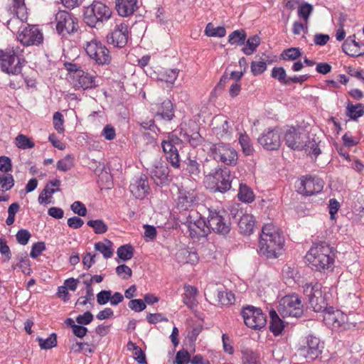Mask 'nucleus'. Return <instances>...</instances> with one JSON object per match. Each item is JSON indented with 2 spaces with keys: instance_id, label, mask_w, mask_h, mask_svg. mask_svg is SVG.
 Instances as JSON below:
<instances>
[{
  "instance_id": "f257e3e1",
  "label": "nucleus",
  "mask_w": 364,
  "mask_h": 364,
  "mask_svg": "<svg viewBox=\"0 0 364 364\" xmlns=\"http://www.w3.org/2000/svg\"><path fill=\"white\" fill-rule=\"evenodd\" d=\"M284 237L280 230L272 223L264 224L259 239V253L267 258H277L283 250Z\"/></svg>"
},
{
  "instance_id": "f03ea898",
  "label": "nucleus",
  "mask_w": 364,
  "mask_h": 364,
  "mask_svg": "<svg viewBox=\"0 0 364 364\" xmlns=\"http://www.w3.org/2000/svg\"><path fill=\"white\" fill-rule=\"evenodd\" d=\"M305 258L309 267L313 270L325 272L333 269L335 254L332 247L326 242L314 244Z\"/></svg>"
},
{
  "instance_id": "7ed1b4c3",
  "label": "nucleus",
  "mask_w": 364,
  "mask_h": 364,
  "mask_svg": "<svg viewBox=\"0 0 364 364\" xmlns=\"http://www.w3.org/2000/svg\"><path fill=\"white\" fill-rule=\"evenodd\" d=\"M112 10L101 1H93L88 6L84 7L83 21L91 28H99L112 16Z\"/></svg>"
},
{
  "instance_id": "20e7f679",
  "label": "nucleus",
  "mask_w": 364,
  "mask_h": 364,
  "mask_svg": "<svg viewBox=\"0 0 364 364\" xmlns=\"http://www.w3.org/2000/svg\"><path fill=\"white\" fill-rule=\"evenodd\" d=\"M23 48L20 46H9L5 50L0 49V67L1 70L12 75L21 73Z\"/></svg>"
},
{
  "instance_id": "39448f33",
  "label": "nucleus",
  "mask_w": 364,
  "mask_h": 364,
  "mask_svg": "<svg viewBox=\"0 0 364 364\" xmlns=\"http://www.w3.org/2000/svg\"><path fill=\"white\" fill-rule=\"evenodd\" d=\"M203 206H199L198 211H193L191 213V215L188 214L187 216H183L179 222L187 226L188 232L191 238L205 237L210 234L207 217H205L200 213V211L205 210Z\"/></svg>"
},
{
  "instance_id": "423d86ee",
  "label": "nucleus",
  "mask_w": 364,
  "mask_h": 364,
  "mask_svg": "<svg viewBox=\"0 0 364 364\" xmlns=\"http://www.w3.org/2000/svg\"><path fill=\"white\" fill-rule=\"evenodd\" d=\"M232 178L230 170L220 165L205 176L208 186L214 193H224L229 191L231 188Z\"/></svg>"
},
{
  "instance_id": "0eeeda50",
  "label": "nucleus",
  "mask_w": 364,
  "mask_h": 364,
  "mask_svg": "<svg viewBox=\"0 0 364 364\" xmlns=\"http://www.w3.org/2000/svg\"><path fill=\"white\" fill-rule=\"evenodd\" d=\"M207 212L208 225L210 233L226 237L231 230V223L227 212L223 209L203 206Z\"/></svg>"
},
{
  "instance_id": "6e6552de",
  "label": "nucleus",
  "mask_w": 364,
  "mask_h": 364,
  "mask_svg": "<svg viewBox=\"0 0 364 364\" xmlns=\"http://www.w3.org/2000/svg\"><path fill=\"white\" fill-rule=\"evenodd\" d=\"M199 198L195 190L178 188V196L176 200V210L178 212L177 220H181L183 216L191 215V212L198 211L195 207L198 205Z\"/></svg>"
},
{
  "instance_id": "1a4fd4ad",
  "label": "nucleus",
  "mask_w": 364,
  "mask_h": 364,
  "mask_svg": "<svg viewBox=\"0 0 364 364\" xmlns=\"http://www.w3.org/2000/svg\"><path fill=\"white\" fill-rule=\"evenodd\" d=\"M83 48L90 59L99 65H107L112 62L108 48L100 41L93 38L83 44Z\"/></svg>"
},
{
  "instance_id": "9d476101",
  "label": "nucleus",
  "mask_w": 364,
  "mask_h": 364,
  "mask_svg": "<svg viewBox=\"0 0 364 364\" xmlns=\"http://www.w3.org/2000/svg\"><path fill=\"white\" fill-rule=\"evenodd\" d=\"M321 289L322 285L318 282L306 283L303 286V293L308 300L309 307L315 312H322L326 308V300Z\"/></svg>"
},
{
  "instance_id": "9b49d317",
  "label": "nucleus",
  "mask_w": 364,
  "mask_h": 364,
  "mask_svg": "<svg viewBox=\"0 0 364 364\" xmlns=\"http://www.w3.org/2000/svg\"><path fill=\"white\" fill-rule=\"evenodd\" d=\"M176 130L168 133L165 139L161 141V147L166 160L174 168H179L181 160L178 149H181V140L177 137Z\"/></svg>"
},
{
  "instance_id": "f8f14e48",
  "label": "nucleus",
  "mask_w": 364,
  "mask_h": 364,
  "mask_svg": "<svg viewBox=\"0 0 364 364\" xmlns=\"http://www.w3.org/2000/svg\"><path fill=\"white\" fill-rule=\"evenodd\" d=\"M210 157L227 166H233L237 163V151L230 145L224 143L212 144L208 152Z\"/></svg>"
},
{
  "instance_id": "ddd939ff",
  "label": "nucleus",
  "mask_w": 364,
  "mask_h": 364,
  "mask_svg": "<svg viewBox=\"0 0 364 364\" xmlns=\"http://www.w3.org/2000/svg\"><path fill=\"white\" fill-rule=\"evenodd\" d=\"M55 29L62 37L75 33L78 29V20L65 11H59L55 15Z\"/></svg>"
},
{
  "instance_id": "4468645a",
  "label": "nucleus",
  "mask_w": 364,
  "mask_h": 364,
  "mask_svg": "<svg viewBox=\"0 0 364 364\" xmlns=\"http://www.w3.org/2000/svg\"><path fill=\"white\" fill-rule=\"evenodd\" d=\"M17 39L23 46H39L43 43V34L38 26L28 24L20 28Z\"/></svg>"
},
{
  "instance_id": "2eb2a0df",
  "label": "nucleus",
  "mask_w": 364,
  "mask_h": 364,
  "mask_svg": "<svg viewBox=\"0 0 364 364\" xmlns=\"http://www.w3.org/2000/svg\"><path fill=\"white\" fill-rule=\"evenodd\" d=\"M278 311L283 316L299 317L304 311L301 300L297 294L287 295L281 299Z\"/></svg>"
},
{
  "instance_id": "dca6fc26",
  "label": "nucleus",
  "mask_w": 364,
  "mask_h": 364,
  "mask_svg": "<svg viewBox=\"0 0 364 364\" xmlns=\"http://www.w3.org/2000/svg\"><path fill=\"white\" fill-rule=\"evenodd\" d=\"M241 315L245 324L250 328L260 330L266 325V316L259 308L247 306L242 308Z\"/></svg>"
},
{
  "instance_id": "f3484780",
  "label": "nucleus",
  "mask_w": 364,
  "mask_h": 364,
  "mask_svg": "<svg viewBox=\"0 0 364 364\" xmlns=\"http://www.w3.org/2000/svg\"><path fill=\"white\" fill-rule=\"evenodd\" d=\"M323 348L324 343L318 337L314 334H309L306 336L304 343L299 350L300 354L307 360H314L321 355Z\"/></svg>"
},
{
  "instance_id": "a211bd4d",
  "label": "nucleus",
  "mask_w": 364,
  "mask_h": 364,
  "mask_svg": "<svg viewBox=\"0 0 364 364\" xmlns=\"http://www.w3.org/2000/svg\"><path fill=\"white\" fill-rule=\"evenodd\" d=\"M324 181L317 176H303L300 178L298 193L305 196L316 195L322 191Z\"/></svg>"
},
{
  "instance_id": "6ab92c4d",
  "label": "nucleus",
  "mask_w": 364,
  "mask_h": 364,
  "mask_svg": "<svg viewBox=\"0 0 364 364\" xmlns=\"http://www.w3.org/2000/svg\"><path fill=\"white\" fill-rule=\"evenodd\" d=\"M129 30L127 24L120 23L107 36V42L117 48H124L128 42Z\"/></svg>"
},
{
  "instance_id": "aec40b11",
  "label": "nucleus",
  "mask_w": 364,
  "mask_h": 364,
  "mask_svg": "<svg viewBox=\"0 0 364 364\" xmlns=\"http://www.w3.org/2000/svg\"><path fill=\"white\" fill-rule=\"evenodd\" d=\"M257 141L264 149L269 151L277 150L281 144L279 131L272 128L265 129L258 137Z\"/></svg>"
},
{
  "instance_id": "412c9836",
  "label": "nucleus",
  "mask_w": 364,
  "mask_h": 364,
  "mask_svg": "<svg viewBox=\"0 0 364 364\" xmlns=\"http://www.w3.org/2000/svg\"><path fill=\"white\" fill-rule=\"evenodd\" d=\"M132 195L137 199L145 198L150 192L148 177L145 174L135 176L129 186Z\"/></svg>"
},
{
  "instance_id": "4be33fe9",
  "label": "nucleus",
  "mask_w": 364,
  "mask_h": 364,
  "mask_svg": "<svg viewBox=\"0 0 364 364\" xmlns=\"http://www.w3.org/2000/svg\"><path fill=\"white\" fill-rule=\"evenodd\" d=\"M177 137L181 140L182 146L183 144H188L191 146L196 148L201 145L204 141L198 131H194L183 127H180Z\"/></svg>"
},
{
  "instance_id": "5701e85b",
  "label": "nucleus",
  "mask_w": 364,
  "mask_h": 364,
  "mask_svg": "<svg viewBox=\"0 0 364 364\" xmlns=\"http://www.w3.org/2000/svg\"><path fill=\"white\" fill-rule=\"evenodd\" d=\"M150 176L154 183L161 187L168 185L171 181L169 168L165 163H159L155 165L150 171Z\"/></svg>"
},
{
  "instance_id": "b1692460",
  "label": "nucleus",
  "mask_w": 364,
  "mask_h": 364,
  "mask_svg": "<svg viewBox=\"0 0 364 364\" xmlns=\"http://www.w3.org/2000/svg\"><path fill=\"white\" fill-rule=\"evenodd\" d=\"M72 83L75 90L93 89L97 87L95 75L82 70L77 75L72 77Z\"/></svg>"
},
{
  "instance_id": "393cba45",
  "label": "nucleus",
  "mask_w": 364,
  "mask_h": 364,
  "mask_svg": "<svg viewBox=\"0 0 364 364\" xmlns=\"http://www.w3.org/2000/svg\"><path fill=\"white\" fill-rule=\"evenodd\" d=\"M304 138H306V135L301 136L294 127L289 129L284 135L287 146L294 150H303L306 146Z\"/></svg>"
},
{
  "instance_id": "a878e982",
  "label": "nucleus",
  "mask_w": 364,
  "mask_h": 364,
  "mask_svg": "<svg viewBox=\"0 0 364 364\" xmlns=\"http://www.w3.org/2000/svg\"><path fill=\"white\" fill-rule=\"evenodd\" d=\"M115 8L119 16H130L139 9L138 0H116Z\"/></svg>"
},
{
  "instance_id": "bb28decb",
  "label": "nucleus",
  "mask_w": 364,
  "mask_h": 364,
  "mask_svg": "<svg viewBox=\"0 0 364 364\" xmlns=\"http://www.w3.org/2000/svg\"><path fill=\"white\" fill-rule=\"evenodd\" d=\"M185 292L182 295L183 303L190 309H193L197 306V296L198 291L196 287L188 284L183 287Z\"/></svg>"
},
{
  "instance_id": "cd10ccee",
  "label": "nucleus",
  "mask_w": 364,
  "mask_h": 364,
  "mask_svg": "<svg viewBox=\"0 0 364 364\" xmlns=\"http://www.w3.org/2000/svg\"><path fill=\"white\" fill-rule=\"evenodd\" d=\"M201 160L198 159L196 156H188L185 161L184 164L186 165V171L189 176L196 180L200 178L201 173Z\"/></svg>"
},
{
  "instance_id": "c85d7f7f",
  "label": "nucleus",
  "mask_w": 364,
  "mask_h": 364,
  "mask_svg": "<svg viewBox=\"0 0 364 364\" xmlns=\"http://www.w3.org/2000/svg\"><path fill=\"white\" fill-rule=\"evenodd\" d=\"M157 111L156 117H160L166 121H171L174 117L173 106L171 100H165L161 103L156 105Z\"/></svg>"
},
{
  "instance_id": "c756f323",
  "label": "nucleus",
  "mask_w": 364,
  "mask_h": 364,
  "mask_svg": "<svg viewBox=\"0 0 364 364\" xmlns=\"http://www.w3.org/2000/svg\"><path fill=\"white\" fill-rule=\"evenodd\" d=\"M360 43L355 41V36H350L342 45L343 51L348 55L358 57L364 53V51L359 50Z\"/></svg>"
},
{
  "instance_id": "7c9ffc66",
  "label": "nucleus",
  "mask_w": 364,
  "mask_h": 364,
  "mask_svg": "<svg viewBox=\"0 0 364 364\" xmlns=\"http://www.w3.org/2000/svg\"><path fill=\"white\" fill-rule=\"evenodd\" d=\"M269 331L275 336L282 334L285 326L284 322L274 309L269 311Z\"/></svg>"
},
{
  "instance_id": "2f4dec72",
  "label": "nucleus",
  "mask_w": 364,
  "mask_h": 364,
  "mask_svg": "<svg viewBox=\"0 0 364 364\" xmlns=\"http://www.w3.org/2000/svg\"><path fill=\"white\" fill-rule=\"evenodd\" d=\"M237 223L240 233L244 235L252 234L255 225L253 215L250 214L241 215V218L239 219Z\"/></svg>"
},
{
  "instance_id": "473e14b6",
  "label": "nucleus",
  "mask_w": 364,
  "mask_h": 364,
  "mask_svg": "<svg viewBox=\"0 0 364 364\" xmlns=\"http://www.w3.org/2000/svg\"><path fill=\"white\" fill-rule=\"evenodd\" d=\"M346 315L340 310H336L335 313L326 314L324 316L326 323L332 326L334 328L342 327L346 323Z\"/></svg>"
},
{
  "instance_id": "72a5a7b5",
  "label": "nucleus",
  "mask_w": 364,
  "mask_h": 364,
  "mask_svg": "<svg viewBox=\"0 0 364 364\" xmlns=\"http://www.w3.org/2000/svg\"><path fill=\"white\" fill-rule=\"evenodd\" d=\"M237 198L242 203H250L255 200V196L250 187L245 183H240Z\"/></svg>"
},
{
  "instance_id": "f704fd0d",
  "label": "nucleus",
  "mask_w": 364,
  "mask_h": 364,
  "mask_svg": "<svg viewBox=\"0 0 364 364\" xmlns=\"http://www.w3.org/2000/svg\"><path fill=\"white\" fill-rule=\"evenodd\" d=\"M95 249L100 252L105 259L111 258L113 256V243L108 239H105L104 242H96Z\"/></svg>"
},
{
  "instance_id": "c9c22d12",
  "label": "nucleus",
  "mask_w": 364,
  "mask_h": 364,
  "mask_svg": "<svg viewBox=\"0 0 364 364\" xmlns=\"http://www.w3.org/2000/svg\"><path fill=\"white\" fill-rule=\"evenodd\" d=\"M261 42L260 38L258 35H254L249 37L246 41V46L242 48V51L246 55L253 54Z\"/></svg>"
},
{
  "instance_id": "e433bc0d",
  "label": "nucleus",
  "mask_w": 364,
  "mask_h": 364,
  "mask_svg": "<svg viewBox=\"0 0 364 364\" xmlns=\"http://www.w3.org/2000/svg\"><path fill=\"white\" fill-rule=\"evenodd\" d=\"M75 166V156L72 154H67L60 159L56 164V168L63 172L71 170Z\"/></svg>"
},
{
  "instance_id": "4c0bfd02",
  "label": "nucleus",
  "mask_w": 364,
  "mask_h": 364,
  "mask_svg": "<svg viewBox=\"0 0 364 364\" xmlns=\"http://www.w3.org/2000/svg\"><path fill=\"white\" fill-rule=\"evenodd\" d=\"M238 140L244 155L252 156L255 149L250 136L246 133L240 134Z\"/></svg>"
},
{
  "instance_id": "58836bf2",
  "label": "nucleus",
  "mask_w": 364,
  "mask_h": 364,
  "mask_svg": "<svg viewBox=\"0 0 364 364\" xmlns=\"http://www.w3.org/2000/svg\"><path fill=\"white\" fill-rule=\"evenodd\" d=\"M247 33L243 29L236 30L232 32L228 36V42L231 45H244Z\"/></svg>"
},
{
  "instance_id": "ea45409f",
  "label": "nucleus",
  "mask_w": 364,
  "mask_h": 364,
  "mask_svg": "<svg viewBox=\"0 0 364 364\" xmlns=\"http://www.w3.org/2000/svg\"><path fill=\"white\" fill-rule=\"evenodd\" d=\"M205 35L208 37L223 38L226 35V30L223 26L214 27L212 23H208L205 28Z\"/></svg>"
},
{
  "instance_id": "a19ab883",
  "label": "nucleus",
  "mask_w": 364,
  "mask_h": 364,
  "mask_svg": "<svg viewBox=\"0 0 364 364\" xmlns=\"http://www.w3.org/2000/svg\"><path fill=\"white\" fill-rule=\"evenodd\" d=\"M87 225L97 235L104 234L108 230L107 225L101 219L90 220L87 222Z\"/></svg>"
},
{
  "instance_id": "79ce46f5",
  "label": "nucleus",
  "mask_w": 364,
  "mask_h": 364,
  "mask_svg": "<svg viewBox=\"0 0 364 364\" xmlns=\"http://www.w3.org/2000/svg\"><path fill=\"white\" fill-rule=\"evenodd\" d=\"M217 298L218 302L223 306H228L232 304L235 301V294L227 290L225 291H218L217 292Z\"/></svg>"
},
{
  "instance_id": "37998d69",
  "label": "nucleus",
  "mask_w": 364,
  "mask_h": 364,
  "mask_svg": "<svg viewBox=\"0 0 364 364\" xmlns=\"http://www.w3.org/2000/svg\"><path fill=\"white\" fill-rule=\"evenodd\" d=\"M41 349L48 350L57 346V336L55 333H51L47 338L43 339L41 337L36 338Z\"/></svg>"
},
{
  "instance_id": "c03bdc74",
  "label": "nucleus",
  "mask_w": 364,
  "mask_h": 364,
  "mask_svg": "<svg viewBox=\"0 0 364 364\" xmlns=\"http://www.w3.org/2000/svg\"><path fill=\"white\" fill-rule=\"evenodd\" d=\"M117 256L123 261L131 259L134 256V248L130 244L120 246L117 251Z\"/></svg>"
},
{
  "instance_id": "a18cd8bd",
  "label": "nucleus",
  "mask_w": 364,
  "mask_h": 364,
  "mask_svg": "<svg viewBox=\"0 0 364 364\" xmlns=\"http://www.w3.org/2000/svg\"><path fill=\"white\" fill-rule=\"evenodd\" d=\"M271 77L277 80L282 85H288V78L283 67H274L272 70Z\"/></svg>"
},
{
  "instance_id": "49530a36",
  "label": "nucleus",
  "mask_w": 364,
  "mask_h": 364,
  "mask_svg": "<svg viewBox=\"0 0 364 364\" xmlns=\"http://www.w3.org/2000/svg\"><path fill=\"white\" fill-rule=\"evenodd\" d=\"M179 70L177 68L166 69L160 73V79L167 83L173 84L177 79Z\"/></svg>"
},
{
  "instance_id": "de8ad7c7",
  "label": "nucleus",
  "mask_w": 364,
  "mask_h": 364,
  "mask_svg": "<svg viewBox=\"0 0 364 364\" xmlns=\"http://www.w3.org/2000/svg\"><path fill=\"white\" fill-rule=\"evenodd\" d=\"M347 113L350 119L356 120L364 114L363 105L360 103L356 105H348L347 106Z\"/></svg>"
},
{
  "instance_id": "09e8293b",
  "label": "nucleus",
  "mask_w": 364,
  "mask_h": 364,
  "mask_svg": "<svg viewBox=\"0 0 364 364\" xmlns=\"http://www.w3.org/2000/svg\"><path fill=\"white\" fill-rule=\"evenodd\" d=\"M301 55L299 48H289L283 50L281 54V58L284 60H295Z\"/></svg>"
},
{
  "instance_id": "8fccbe9b",
  "label": "nucleus",
  "mask_w": 364,
  "mask_h": 364,
  "mask_svg": "<svg viewBox=\"0 0 364 364\" xmlns=\"http://www.w3.org/2000/svg\"><path fill=\"white\" fill-rule=\"evenodd\" d=\"M14 186V179L11 174H0V190L9 191Z\"/></svg>"
},
{
  "instance_id": "3c124183",
  "label": "nucleus",
  "mask_w": 364,
  "mask_h": 364,
  "mask_svg": "<svg viewBox=\"0 0 364 364\" xmlns=\"http://www.w3.org/2000/svg\"><path fill=\"white\" fill-rule=\"evenodd\" d=\"M242 364H257V355L250 349L246 348L241 350Z\"/></svg>"
},
{
  "instance_id": "603ef678",
  "label": "nucleus",
  "mask_w": 364,
  "mask_h": 364,
  "mask_svg": "<svg viewBox=\"0 0 364 364\" xmlns=\"http://www.w3.org/2000/svg\"><path fill=\"white\" fill-rule=\"evenodd\" d=\"M60 183L59 179L49 181L43 188V193L51 198L53 193L60 191L58 187L60 186Z\"/></svg>"
},
{
  "instance_id": "864d4df0",
  "label": "nucleus",
  "mask_w": 364,
  "mask_h": 364,
  "mask_svg": "<svg viewBox=\"0 0 364 364\" xmlns=\"http://www.w3.org/2000/svg\"><path fill=\"white\" fill-rule=\"evenodd\" d=\"M16 144L21 149H31L35 146L32 140L23 134H19L16 136Z\"/></svg>"
},
{
  "instance_id": "5fc2aeb1",
  "label": "nucleus",
  "mask_w": 364,
  "mask_h": 364,
  "mask_svg": "<svg viewBox=\"0 0 364 364\" xmlns=\"http://www.w3.org/2000/svg\"><path fill=\"white\" fill-rule=\"evenodd\" d=\"M304 143L306 146L303 150H305L308 154L317 157L321 154V150L315 140L313 139L311 141L310 139H308L307 141H304Z\"/></svg>"
},
{
  "instance_id": "6e6d98bb",
  "label": "nucleus",
  "mask_w": 364,
  "mask_h": 364,
  "mask_svg": "<svg viewBox=\"0 0 364 364\" xmlns=\"http://www.w3.org/2000/svg\"><path fill=\"white\" fill-rule=\"evenodd\" d=\"M53 120L55 129L58 133L63 134L65 132L63 115L60 112H56L53 114Z\"/></svg>"
},
{
  "instance_id": "4d7b16f0",
  "label": "nucleus",
  "mask_w": 364,
  "mask_h": 364,
  "mask_svg": "<svg viewBox=\"0 0 364 364\" xmlns=\"http://www.w3.org/2000/svg\"><path fill=\"white\" fill-rule=\"evenodd\" d=\"M20 205L18 203H11L8 208V217L6 220L7 225H11L15 221L16 214L19 211Z\"/></svg>"
},
{
  "instance_id": "13d9d810",
  "label": "nucleus",
  "mask_w": 364,
  "mask_h": 364,
  "mask_svg": "<svg viewBox=\"0 0 364 364\" xmlns=\"http://www.w3.org/2000/svg\"><path fill=\"white\" fill-rule=\"evenodd\" d=\"M313 11V6L308 3L302 4L298 9V15L307 23L309 16Z\"/></svg>"
},
{
  "instance_id": "bf43d9fd",
  "label": "nucleus",
  "mask_w": 364,
  "mask_h": 364,
  "mask_svg": "<svg viewBox=\"0 0 364 364\" xmlns=\"http://www.w3.org/2000/svg\"><path fill=\"white\" fill-rule=\"evenodd\" d=\"M231 131L232 127L230 125L228 120L225 119L220 127L215 128V134L219 138H223L225 136H230Z\"/></svg>"
},
{
  "instance_id": "052dcab7",
  "label": "nucleus",
  "mask_w": 364,
  "mask_h": 364,
  "mask_svg": "<svg viewBox=\"0 0 364 364\" xmlns=\"http://www.w3.org/2000/svg\"><path fill=\"white\" fill-rule=\"evenodd\" d=\"M46 245L43 242H37L33 244L30 252V256L33 259H36L44 250H46Z\"/></svg>"
},
{
  "instance_id": "680f3d73",
  "label": "nucleus",
  "mask_w": 364,
  "mask_h": 364,
  "mask_svg": "<svg viewBox=\"0 0 364 364\" xmlns=\"http://www.w3.org/2000/svg\"><path fill=\"white\" fill-rule=\"evenodd\" d=\"M266 70L267 64L264 61H252L251 63V72L255 76L263 73Z\"/></svg>"
},
{
  "instance_id": "e2e57ef3",
  "label": "nucleus",
  "mask_w": 364,
  "mask_h": 364,
  "mask_svg": "<svg viewBox=\"0 0 364 364\" xmlns=\"http://www.w3.org/2000/svg\"><path fill=\"white\" fill-rule=\"evenodd\" d=\"M191 362V355L187 350L182 349L177 352L176 355V364H188Z\"/></svg>"
},
{
  "instance_id": "0e129e2a",
  "label": "nucleus",
  "mask_w": 364,
  "mask_h": 364,
  "mask_svg": "<svg viewBox=\"0 0 364 364\" xmlns=\"http://www.w3.org/2000/svg\"><path fill=\"white\" fill-rule=\"evenodd\" d=\"M116 273L123 279H128L132 275V269L126 264H120L116 267Z\"/></svg>"
},
{
  "instance_id": "69168bd1",
  "label": "nucleus",
  "mask_w": 364,
  "mask_h": 364,
  "mask_svg": "<svg viewBox=\"0 0 364 364\" xmlns=\"http://www.w3.org/2000/svg\"><path fill=\"white\" fill-rule=\"evenodd\" d=\"M128 306L135 312H140L146 309L145 302L140 299H132L128 303Z\"/></svg>"
},
{
  "instance_id": "338daca9",
  "label": "nucleus",
  "mask_w": 364,
  "mask_h": 364,
  "mask_svg": "<svg viewBox=\"0 0 364 364\" xmlns=\"http://www.w3.org/2000/svg\"><path fill=\"white\" fill-rule=\"evenodd\" d=\"M343 144L347 147L356 146L360 142V139L353 136L350 132H346L342 136Z\"/></svg>"
},
{
  "instance_id": "774afa93",
  "label": "nucleus",
  "mask_w": 364,
  "mask_h": 364,
  "mask_svg": "<svg viewBox=\"0 0 364 364\" xmlns=\"http://www.w3.org/2000/svg\"><path fill=\"white\" fill-rule=\"evenodd\" d=\"M101 136L108 141L113 140L116 137L115 128L110 124H106L101 132Z\"/></svg>"
}]
</instances>
